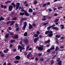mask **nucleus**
I'll list each match as a JSON object with an SVG mask.
<instances>
[{
	"label": "nucleus",
	"mask_w": 65,
	"mask_h": 65,
	"mask_svg": "<svg viewBox=\"0 0 65 65\" xmlns=\"http://www.w3.org/2000/svg\"><path fill=\"white\" fill-rule=\"evenodd\" d=\"M48 33H49L48 35V37H52V36H53V31H50V30H49L46 31H45V34H47Z\"/></svg>",
	"instance_id": "nucleus-1"
},
{
	"label": "nucleus",
	"mask_w": 65,
	"mask_h": 65,
	"mask_svg": "<svg viewBox=\"0 0 65 65\" xmlns=\"http://www.w3.org/2000/svg\"><path fill=\"white\" fill-rule=\"evenodd\" d=\"M38 51H42L43 50V45H40V46L38 47Z\"/></svg>",
	"instance_id": "nucleus-2"
},
{
	"label": "nucleus",
	"mask_w": 65,
	"mask_h": 65,
	"mask_svg": "<svg viewBox=\"0 0 65 65\" xmlns=\"http://www.w3.org/2000/svg\"><path fill=\"white\" fill-rule=\"evenodd\" d=\"M20 4L19 3H16V4H15L16 6V8L15 9V10H18V9H19V6H20Z\"/></svg>",
	"instance_id": "nucleus-3"
},
{
	"label": "nucleus",
	"mask_w": 65,
	"mask_h": 65,
	"mask_svg": "<svg viewBox=\"0 0 65 65\" xmlns=\"http://www.w3.org/2000/svg\"><path fill=\"white\" fill-rule=\"evenodd\" d=\"M51 50H55V47H54V45H53L52 46V47L50 48V49H48L46 51L47 52L49 53L51 51Z\"/></svg>",
	"instance_id": "nucleus-4"
},
{
	"label": "nucleus",
	"mask_w": 65,
	"mask_h": 65,
	"mask_svg": "<svg viewBox=\"0 0 65 65\" xmlns=\"http://www.w3.org/2000/svg\"><path fill=\"white\" fill-rule=\"evenodd\" d=\"M12 8H13V6H12L10 5L9 6L8 9L9 11H11L12 10Z\"/></svg>",
	"instance_id": "nucleus-5"
},
{
	"label": "nucleus",
	"mask_w": 65,
	"mask_h": 65,
	"mask_svg": "<svg viewBox=\"0 0 65 65\" xmlns=\"http://www.w3.org/2000/svg\"><path fill=\"white\" fill-rule=\"evenodd\" d=\"M24 24V25L23 27L22 28V30H25L26 29V27L27 26V23H26V22H25Z\"/></svg>",
	"instance_id": "nucleus-6"
},
{
	"label": "nucleus",
	"mask_w": 65,
	"mask_h": 65,
	"mask_svg": "<svg viewBox=\"0 0 65 65\" xmlns=\"http://www.w3.org/2000/svg\"><path fill=\"white\" fill-rule=\"evenodd\" d=\"M38 40H39V37H37V38H36L34 39V42L35 43H36Z\"/></svg>",
	"instance_id": "nucleus-7"
},
{
	"label": "nucleus",
	"mask_w": 65,
	"mask_h": 65,
	"mask_svg": "<svg viewBox=\"0 0 65 65\" xmlns=\"http://www.w3.org/2000/svg\"><path fill=\"white\" fill-rule=\"evenodd\" d=\"M24 41L25 44H26L29 42V40L27 39H25L24 40Z\"/></svg>",
	"instance_id": "nucleus-8"
},
{
	"label": "nucleus",
	"mask_w": 65,
	"mask_h": 65,
	"mask_svg": "<svg viewBox=\"0 0 65 65\" xmlns=\"http://www.w3.org/2000/svg\"><path fill=\"white\" fill-rule=\"evenodd\" d=\"M55 39L56 40H57L58 39L57 38H60V37H61V35H56L55 36Z\"/></svg>",
	"instance_id": "nucleus-9"
},
{
	"label": "nucleus",
	"mask_w": 65,
	"mask_h": 65,
	"mask_svg": "<svg viewBox=\"0 0 65 65\" xmlns=\"http://www.w3.org/2000/svg\"><path fill=\"white\" fill-rule=\"evenodd\" d=\"M43 18L42 19V20L43 21H45L46 20V18H47L46 16H43Z\"/></svg>",
	"instance_id": "nucleus-10"
},
{
	"label": "nucleus",
	"mask_w": 65,
	"mask_h": 65,
	"mask_svg": "<svg viewBox=\"0 0 65 65\" xmlns=\"http://www.w3.org/2000/svg\"><path fill=\"white\" fill-rule=\"evenodd\" d=\"M32 27L33 26H32L31 24H30V23H29V26H28V29L29 30L31 29L32 28Z\"/></svg>",
	"instance_id": "nucleus-11"
},
{
	"label": "nucleus",
	"mask_w": 65,
	"mask_h": 65,
	"mask_svg": "<svg viewBox=\"0 0 65 65\" xmlns=\"http://www.w3.org/2000/svg\"><path fill=\"white\" fill-rule=\"evenodd\" d=\"M1 7L2 8H4V9H5L7 8V6H3V5H1Z\"/></svg>",
	"instance_id": "nucleus-12"
},
{
	"label": "nucleus",
	"mask_w": 65,
	"mask_h": 65,
	"mask_svg": "<svg viewBox=\"0 0 65 65\" xmlns=\"http://www.w3.org/2000/svg\"><path fill=\"white\" fill-rule=\"evenodd\" d=\"M15 59L17 60H20L21 59V57L19 56H17L15 57Z\"/></svg>",
	"instance_id": "nucleus-13"
},
{
	"label": "nucleus",
	"mask_w": 65,
	"mask_h": 65,
	"mask_svg": "<svg viewBox=\"0 0 65 65\" xmlns=\"http://www.w3.org/2000/svg\"><path fill=\"white\" fill-rule=\"evenodd\" d=\"M14 39H17L18 38V35H15L13 37Z\"/></svg>",
	"instance_id": "nucleus-14"
},
{
	"label": "nucleus",
	"mask_w": 65,
	"mask_h": 65,
	"mask_svg": "<svg viewBox=\"0 0 65 65\" xmlns=\"http://www.w3.org/2000/svg\"><path fill=\"white\" fill-rule=\"evenodd\" d=\"M53 29V30H56V31H58L59 30V28L57 27H55Z\"/></svg>",
	"instance_id": "nucleus-15"
},
{
	"label": "nucleus",
	"mask_w": 65,
	"mask_h": 65,
	"mask_svg": "<svg viewBox=\"0 0 65 65\" xmlns=\"http://www.w3.org/2000/svg\"><path fill=\"white\" fill-rule=\"evenodd\" d=\"M25 15H26V16H27L28 17L29 15V14L27 12V11H26L25 13Z\"/></svg>",
	"instance_id": "nucleus-16"
},
{
	"label": "nucleus",
	"mask_w": 65,
	"mask_h": 65,
	"mask_svg": "<svg viewBox=\"0 0 65 65\" xmlns=\"http://www.w3.org/2000/svg\"><path fill=\"white\" fill-rule=\"evenodd\" d=\"M28 12H29V13H31L33 12V10L32 9L29 8V9Z\"/></svg>",
	"instance_id": "nucleus-17"
},
{
	"label": "nucleus",
	"mask_w": 65,
	"mask_h": 65,
	"mask_svg": "<svg viewBox=\"0 0 65 65\" xmlns=\"http://www.w3.org/2000/svg\"><path fill=\"white\" fill-rule=\"evenodd\" d=\"M27 34L28 33H27V32H25L24 34V36H27Z\"/></svg>",
	"instance_id": "nucleus-18"
},
{
	"label": "nucleus",
	"mask_w": 65,
	"mask_h": 65,
	"mask_svg": "<svg viewBox=\"0 0 65 65\" xmlns=\"http://www.w3.org/2000/svg\"><path fill=\"white\" fill-rule=\"evenodd\" d=\"M34 37H37L38 36V35L37 34H35L34 35Z\"/></svg>",
	"instance_id": "nucleus-19"
},
{
	"label": "nucleus",
	"mask_w": 65,
	"mask_h": 65,
	"mask_svg": "<svg viewBox=\"0 0 65 65\" xmlns=\"http://www.w3.org/2000/svg\"><path fill=\"white\" fill-rule=\"evenodd\" d=\"M60 26L61 27V29H63L64 28V25L60 24Z\"/></svg>",
	"instance_id": "nucleus-20"
},
{
	"label": "nucleus",
	"mask_w": 65,
	"mask_h": 65,
	"mask_svg": "<svg viewBox=\"0 0 65 65\" xmlns=\"http://www.w3.org/2000/svg\"><path fill=\"white\" fill-rule=\"evenodd\" d=\"M9 37V34H6L5 35V37L6 38H8Z\"/></svg>",
	"instance_id": "nucleus-21"
},
{
	"label": "nucleus",
	"mask_w": 65,
	"mask_h": 65,
	"mask_svg": "<svg viewBox=\"0 0 65 65\" xmlns=\"http://www.w3.org/2000/svg\"><path fill=\"white\" fill-rule=\"evenodd\" d=\"M0 18L1 21H4V18H3V17L2 16L0 17Z\"/></svg>",
	"instance_id": "nucleus-22"
},
{
	"label": "nucleus",
	"mask_w": 65,
	"mask_h": 65,
	"mask_svg": "<svg viewBox=\"0 0 65 65\" xmlns=\"http://www.w3.org/2000/svg\"><path fill=\"white\" fill-rule=\"evenodd\" d=\"M57 64L58 65H61L62 64V63H61V61H58Z\"/></svg>",
	"instance_id": "nucleus-23"
},
{
	"label": "nucleus",
	"mask_w": 65,
	"mask_h": 65,
	"mask_svg": "<svg viewBox=\"0 0 65 65\" xmlns=\"http://www.w3.org/2000/svg\"><path fill=\"white\" fill-rule=\"evenodd\" d=\"M15 40H11L10 41V42L12 43L13 42H15Z\"/></svg>",
	"instance_id": "nucleus-24"
},
{
	"label": "nucleus",
	"mask_w": 65,
	"mask_h": 65,
	"mask_svg": "<svg viewBox=\"0 0 65 65\" xmlns=\"http://www.w3.org/2000/svg\"><path fill=\"white\" fill-rule=\"evenodd\" d=\"M63 8V7L62 6H59L57 7V9H58V10L60 9V10H61V8Z\"/></svg>",
	"instance_id": "nucleus-25"
},
{
	"label": "nucleus",
	"mask_w": 65,
	"mask_h": 65,
	"mask_svg": "<svg viewBox=\"0 0 65 65\" xmlns=\"http://www.w3.org/2000/svg\"><path fill=\"white\" fill-rule=\"evenodd\" d=\"M2 54H1V57H2L3 58L4 57V54L3 53H2Z\"/></svg>",
	"instance_id": "nucleus-26"
},
{
	"label": "nucleus",
	"mask_w": 65,
	"mask_h": 65,
	"mask_svg": "<svg viewBox=\"0 0 65 65\" xmlns=\"http://www.w3.org/2000/svg\"><path fill=\"white\" fill-rule=\"evenodd\" d=\"M60 60V58H57L56 59V61H57V62H59V61H61Z\"/></svg>",
	"instance_id": "nucleus-27"
},
{
	"label": "nucleus",
	"mask_w": 65,
	"mask_h": 65,
	"mask_svg": "<svg viewBox=\"0 0 65 65\" xmlns=\"http://www.w3.org/2000/svg\"><path fill=\"white\" fill-rule=\"evenodd\" d=\"M27 18H22L21 19V20L23 21V20H24V21H26V20H27Z\"/></svg>",
	"instance_id": "nucleus-28"
},
{
	"label": "nucleus",
	"mask_w": 65,
	"mask_h": 65,
	"mask_svg": "<svg viewBox=\"0 0 65 65\" xmlns=\"http://www.w3.org/2000/svg\"><path fill=\"white\" fill-rule=\"evenodd\" d=\"M54 61L53 60H52L51 61V65H53L54 64Z\"/></svg>",
	"instance_id": "nucleus-29"
},
{
	"label": "nucleus",
	"mask_w": 65,
	"mask_h": 65,
	"mask_svg": "<svg viewBox=\"0 0 65 65\" xmlns=\"http://www.w3.org/2000/svg\"><path fill=\"white\" fill-rule=\"evenodd\" d=\"M25 14V13H22L21 12H20V15H24V14Z\"/></svg>",
	"instance_id": "nucleus-30"
},
{
	"label": "nucleus",
	"mask_w": 65,
	"mask_h": 65,
	"mask_svg": "<svg viewBox=\"0 0 65 65\" xmlns=\"http://www.w3.org/2000/svg\"><path fill=\"white\" fill-rule=\"evenodd\" d=\"M52 27H51V26H48L47 27V30H50V29H51V28Z\"/></svg>",
	"instance_id": "nucleus-31"
},
{
	"label": "nucleus",
	"mask_w": 65,
	"mask_h": 65,
	"mask_svg": "<svg viewBox=\"0 0 65 65\" xmlns=\"http://www.w3.org/2000/svg\"><path fill=\"white\" fill-rule=\"evenodd\" d=\"M12 20L13 21H15L17 20V18L16 17H14L12 19Z\"/></svg>",
	"instance_id": "nucleus-32"
},
{
	"label": "nucleus",
	"mask_w": 65,
	"mask_h": 65,
	"mask_svg": "<svg viewBox=\"0 0 65 65\" xmlns=\"http://www.w3.org/2000/svg\"><path fill=\"white\" fill-rule=\"evenodd\" d=\"M59 21V19H57L54 21V23H57Z\"/></svg>",
	"instance_id": "nucleus-33"
},
{
	"label": "nucleus",
	"mask_w": 65,
	"mask_h": 65,
	"mask_svg": "<svg viewBox=\"0 0 65 65\" xmlns=\"http://www.w3.org/2000/svg\"><path fill=\"white\" fill-rule=\"evenodd\" d=\"M38 56H39L40 57V56H42V53H38Z\"/></svg>",
	"instance_id": "nucleus-34"
},
{
	"label": "nucleus",
	"mask_w": 65,
	"mask_h": 65,
	"mask_svg": "<svg viewBox=\"0 0 65 65\" xmlns=\"http://www.w3.org/2000/svg\"><path fill=\"white\" fill-rule=\"evenodd\" d=\"M30 48V46L29 45H28L26 47V51H28V49Z\"/></svg>",
	"instance_id": "nucleus-35"
},
{
	"label": "nucleus",
	"mask_w": 65,
	"mask_h": 65,
	"mask_svg": "<svg viewBox=\"0 0 65 65\" xmlns=\"http://www.w3.org/2000/svg\"><path fill=\"white\" fill-rule=\"evenodd\" d=\"M51 27L52 28V29L54 28V27H54V26H55V24H53V25L52 26H51Z\"/></svg>",
	"instance_id": "nucleus-36"
},
{
	"label": "nucleus",
	"mask_w": 65,
	"mask_h": 65,
	"mask_svg": "<svg viewBox=\"0 0 65 65\" xmlns=\"http://www.w3.org/2000/svg\"><path fill=\"white\" fill-rule=\"evenodd\" d=\"M47 24H48V23H43V24L42 26L45 25H47Z\"/></svg>",
	"instance_id": "nucleus-37"
},
{
	"label": "nucleus",
	"mask_w": 65,
	"mask_h": 65,
	"mask_svg": "<svg viewBox=\"0 0 65 65\" xmlns=\"http://www.w3.org/2000/svg\"><path fill=\"white\" fill-rule=\"evenodd\" d=\"M40 61H42L44 60V58H41L40 59Z\"/></svg>",
	"instance_id": "nucleus-38"
},
{
	"label": "nucleus",
	"mask_w": 65,
	"mask_h": 65,
	"mask_svg": "<svg viewBox=\"0 0 65 65\" xmlns=\"http://www.w3.org/2000/svg\"><path fill=\"white\" fill-rule=\"evenodd\" d=\"M15 23V21L14 22H12V23H11V24H10V26H12L14 24V23Z\"/></svg>",
	"instance_id": "nucleus-39"
},
{
	"label": "nucleus",
	"mask_w": 65,
	"mask_h": 65,
	"mask_svg": "<svg viewBox=\"0 0 65 65\" xmlns=\"http://www.w3.org/2000/svg\"><path fill=\"white\" fill-rule=\"evenodd\" d=\"M22 21L21 20L20 21V26H21V25H22Z\"/></svg>",
	"instance_id": "nucleus-40"
},
{
	"label": "nucleus",
	"mask_w": 65,
	"mask_h": 65,
	"mask_svg": "<svg viewBox=\"0 0 65 65\" xmlns=\"http://www.w3.org/2000/svg\"><path fill=\"white\" fill-rule=\"evenodd\" d=\"M21 47H22V46L20 45H19L18 47V50H19Z\"/></svg>",
	"instance_id": "nucleus-41"
},
{
	"label": "nucleus",
	"mask_w": 65,
	"mask_h": 65,
	"mask_svg": "<svg viewBox=\"0 0 65 65\" xmlns=\"http://www.w3.org/2000/svg\"><path fill=\"white\" fill-rule=\"evenodd\" d=\"M36 33L38 35H39V34H40V32L39 31H37Z\"/></svg>",
	"instance_id": "nucleus-42"
},
{
	"label": "nucleus",
	"mask_w": 65,
	"mask_h": 65,
	"mask_svg": "<svg viewBox=\"0 0 65 65\" xmlns=\"http://www.w3.org/2000/svg\"><path fill=\"white\" fill-rule=\"evenodd\" d=\"M26 57H27V58H28V59H29V57H30V55H28L26 56Z\"/></svg>",
	"instance_id": "nucleus-43"
},
{
	"label": "nucleus",
	"mask_w": 65,
	"mask_h": 65,
	"mask_svg": "<svg viewBox=\"0 0 65 65\" xmlns=\"http://www.w3.org/2000/svg\"><path fill=\"white\" fill-rule=\"evenodd\" d=\"M19 29H20L19 28V27H18L16 28V31H18L19 30Z\"/></svg>",
	"instance_id": "nucleus-44"
},
{
	"label": "nucleus",
	"mask_w": 65,
	"mask_h": 65,
	"mask_svg": "<svg viewBox=\"0 0 65 65\" xmlns=\"http://www.w3.org/2000/svg\"><path fill=\"white\" fill-rule=\"evenodd\" d=\"M27 55V53L26 52H25L24 53V56H26Z\"/></svg>",
	"instance_id": "nucleus-45"
},
{
	"label": "nucleus",
	"mask_w": 65,
	"mask_h": 65,
	"mask_svg": "<svg viewBox=\"0 0 65 65\" xmlns=\"http://www.w3.org/2000/svg\"><path fill=\"white\" fill-rule=\"evenodd\" d=\"M54 16H55V17H57V16H58V14H57V13H55L54 14Z\"/></svg>",
	"instance_id": "nucleus-46"
},
{
	"label": "nucleus",
	"mask_w": 65,
	"mask_h": 65,
	"mask_svg": "<svg viewBox=\"0 0 65 65\" xmlns=\"http://www.w3.org/2000/svg\"><path fill=\"white\" fill-rule=\"evenodd\" d=\"M9 30H12V28L11 27H8Z\"/></svg>",
	"instance_id": "nucleus-47"
},
{
	"label": "nucleus",
	"mask_w": 65,
	"mask_h": 65,
	"mask_svg": "<svg viewBox=\"0 0 65 65\" xmlns=\"http://www.w3.org/2000/svg\"><path fill=\"white\" fill-rule=\"evenodd\" d=\"M58 47H56L55 49V51H58Z\"/></svg>",
	"instance_id": "nucleus-48"
},
{
	"label": "nucleus",
	"mask_w": 65,
	"mask_h": 65,
	"mask_svg": "<svg viewBox=\"0 0 65 65\" xmlns=\"http://www.w3.org/2000/svg\"><path fill=\"white\" fill-rule=\"evenodd\" d=\"M37 3V1H35L34 3V4H36Z\"/></svg>",
	"instance_id": "nucleus-49"
},
{
	"label": "nucleus",
	"mask_w": 65,
	"mask_h": 65,
	"mask_svg": "<svg viewBox=\"0 0 65 65\" xmlns=\"http://www.w3.org/2000/svg\"><path fill=\"white\" fill-rule=\"evenodd\" d=\"M64 37H60V39L61 40V39H64Z\"/></svg>",
	"instance_id": "nucleus-50"
},
{
	"label": "nucleus",
	"mask_w": 65,
	"mask_h": 65,
	"mask_svg": "<svg viewBox=\"0 0 65 65\" xmlns=\"http://www.w3.org/2000/svg\"><path fill=\"white\" fill-rule=\"evenodd\" d=\"M19 61H14V63H19Z\"/></svg>",
	"instance_id": "nucleus-51"
},
{
	"label": "nucleus",
	"mask_w": 65,
	"mask_h": 65,
	"mask_svg": "<svg viewBox=\"0 0 65 65\" xmlns=\"http://www.w3.org/2000/svg\"><path fill=\"white\" fill-rule=\"evenodd\" d=\"M15 26L16 27H18V24H17V23L15 24Z\"/></svg>",
	"instance_id": "nucleus-52"
},
{
	"label": "nucleus",
	"mask_w": 65,
	"mask_h": 65,
	"mask_svg": "<svg viewBox=\"0 0 65 65\" xmlns=\"http://www.w3.org/2000/svg\"><path fill=\"white\" fill-rule=\"evenodd\" d=\"M15 22L14 21H9V23H13V22Z\"/></svg>",
	"instance_id": "nucleus-53"
},
{
	"label": "nucleus",
	"mask_w": 65,
	"mask_h": 65,
	"mask_svg": "<svg viewBox=\"0 0 65 65\" xmlns=\"http://www.w3.org/2000/svg\"><path fill=\"white\" fill-rule=\"evenodd\" d=\"M33 48H32L31 47L30 48H29L28 50L29 51H31L32 50Z\"/></svg>",
	"instance_id": "nucleus-54"
},
{
	"label": "nucleus",
	"mask_w": 65,
	"mask_h": 65,
	"mask_svg": "<svg viewBox=\"0 0 65 65\" xmlns=\"http://www.w3.org/2000/svg\"><path fill=\"white\" fill-rule=\"evenodd\" d=\"M35 59L36 61H38V58L37 57H36L35 58Z\"/></svg>",
	"instance_id": "nucleus-55"
},
{
	"label": "nucleus",
	"mask_w": 65,
	"mask_h": 65,
	"mask_svg": "<svg viewBox=\"0 0 65 65\" xmlns=\"http://www.w3.org/2000/svg\"><path fill=\"white\" fill-rule=\"evenodd\" d=\"M48 19H50L52 18V17H50V16H48L47 17Z\"/></svg>",
	"instance_id": "nucleus-56"
},
{
	"label": "nucleus",
	"mask_w": 65,
	"mask_h": 65,
	"mask_svg": "<svg viewBox=\"0 0 65 65\" xmlns=\"http://www.w3.org/2000/svg\"><path fill=\"white\" fill-rule=\"evenodd\" d=\"M4 53H7V52L5 50L4 51Z\"/></svg>",
	"instance_id": "nucleus-57"
},
{
	"label": "nucleus",
	"mask_w": 65,
	"mask_h": 65,
	"mask_svg": "<svg viewBox=\"0 0 65 65\" xmlns=\"http://www.w3.org/2000/svg\"><path fill=\"white\" fill-rule=\"evenodd\" d=\"M22 49L21 48L20 49V52L22 53Z\"/></svg>",
	"instance_id": "nucleus-58"
},
{
	"label": "nucleus",
	"mask_w": 65,
	"mask_h": 65,
	"mask_svg": "<svg viewBox=\"0 0 65 65\" xmlns=\"http://www.w3.org/2000/svg\"><path fill=\"white\" fill-rule=\"evenodd\" d=\"M40 38H41L42 37V35H40L39 36Z\"/></svg>",
	"instance_id": "nucleus-59"
},
{
	"label": "nucleus",
	"mask_w": 65,
	"mask_h": 65,
	"mask_svg": "<svg viewBox=\"0 0 65 65\" xmlns=\"http://www.w3.org/2000/svg\"><path fill=\"white\" fill-rule=\"evenodd\" d=\"M27 3V1H25L24 3V4H26Z\"/></svg>",
	"instance_id": "nucleus-60"
},
{
	"label": "nucleus",
	"mask_w": 65,
	"mask_h": 65,
	"mask_svg": "<svg viewBox=\"0 0 65 65\" xmlns=\"http://www.w3.org/2000/svg\"><path fill=\"white\" fill-rule=\"evenodd\" d=\"M46 5V4H44L43 5V6H45Z\"/></svg>",
	"instance_id": "nucleus-61"
},
{
	"label": "nucleus",
	"mask_w": 65,
	"mask_h": 65,
	"mask_svg": "<svg viewBox=\"0 0 65 65\" xmlns=\"http://www.w3.org/2000/svg\"><path fill=\"white\" fill-rule=\"evenodd\" d=\"M28 5V4H25V5H24L26 7Z\"/></svg>",
	"instance_id": "nucleus-62"
},
{
	"label": "nucleus",
	"mask_w": 65,
	"mask_h": 65,
	"mask_svg": "<svg viewBox=\"0 0 65 65\" xmlns=\"http://www.w3.org/2000/svg\"><path fill=\"white\" fill-rule=\"evenodd\" d=\"M32 26H34V27H35L36 25H35V24H34V23H33L32 24Z\"/></svg>",
	"instance_id": "nucleus-63"
},
{
	"label": "nucleus",
	"mask_w": 65,
	"mask_h": 65,
	"mask_svg": "<svg viewBox=\"0 0 65 65\" xmlns=\"http://www.w3.org/2000/svg\"><path fill=\"white\" fill-rule=\"evenodd\" d=\"M33 15H35L36 14V13L35 12H34L32 13Z\"/></svg>",
	"instance_id": "nucleus-64"
}]
</instances>
